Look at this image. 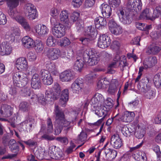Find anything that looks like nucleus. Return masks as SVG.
<instances>
[{
	"label": "nucleus",
	"mask_w": 161,
	"mask_h": 161,
	"mask_svg": "<svg viewBox=\"0 0 161 161\" xmlns=\"http://www.w3.org/2000/svg\"><path fill=\"white\" fill-rule=\"evenodd\" d=\"M135 116V114L134 112L126 111L122 115V121L130 123L134 119Z\"/></svg>",
	"instance_id": "393cba45"
},
{
	"label": "nucleus",
	"mask_w": 161,
	"mask_h": 161,
	"mask_svg": "<svg viewBox=\"0 0 161 161\" xmlns=\"http://www.w3.org/2000/svg\"><path fill=\"white\" fill-rule=\"evenodd\" d=\"M121 132L123 135L126 137L130 136L131 135V132L129 131L128 128L126 126L123 127Z\"/></svg>",
	"instance_id": "13d9d810"
},
{
	"label": "nucleus",
	"mask_w": 161,
	"mask_h": 161,
	"mask_svg": "<svg viewBox=\"0 0 161 161\" xmlns=\"http://www.w3.org/2000/svg\"><path fill=\"white\" fill-rule=\"evenodd\" d=\"M80 15V13L76 11L74 12L72 14L71 18V20L74 22L78 21L79 17Z\"/></svg>",
	"instance_id": "bf43d9fd"
},
{
	"label": "nucleus",
	"mask_w": 161,
	"mask_h": 161,
	"mask_svg": "<svg viewBox=\"0 0 161 161\" xmlns=\"http://www.w3.org/2000/svg\"><path fill=\"white\" fill-rule=\"evenodd\" d=\"M31 85L35 89H38L41 87V81L38 74L32 75L31 80Z\"/></svg>",
	"instance_id": "b1692460"
},
{
	"label": "nucleus",
	"mask_w": 161,
	"mask_h": 161,
	"mask_svg": "<svg viewBox=\"0 0 161 161\" xmlns=\"http://www.w3.org/2000/svg\"><path fill=\"white\" fill-rule=\"evenodd\" d=\"M101 55V53L97 50L92 48L85 51L83 57L85 62L87 63L89 65L93 66L97 64Z\"/></svg>",
	"instance_id": "f03ea898"
},
{
	"label": "nucleus",
	"mask_w": 161,
	"mask_h": 161,
	"mask_svg": "<svg viewBox=\"0 0 161 161\" xmlns=\"http://www.w3.org/2000/svg\"><path fill=\"white\" fill-rule=\"evenodd\" d=\"M69 97V90L67 89L63 90L61 92L60 102L62 106H64L68 101Z\"/></svg>",
	"instance_id": "bb28decb"
},
{
	"label": "nucleus",
	"mask_w": 161,
	"mask_h": 161,
	"mask_svg": "<svg viewBox=\"0 0 161 161\" xmlns=\"http://www.w3.org/2000/svg\"><path fill=\"white\" fill-rule=\"evenodd\" d=\"M28 63L26 58H18L16 61L15 66L18 70H24L28 68Z\"/></svg>",
	"instance_id": "f3484780"
},
{
	"label": "nucleus",
	"mask_w": 161,
	"mask_h": 161,
	"mask_svg": "<svg viewBox=\"0 0 161 161\" xmlns=\"http://www.w3.org/2000/svg\"><path fill=\"white\" fill-rule=\"evenodd\" d=\"M139 154H138V153H137V155L135 157L136 159H138L137 160H140L141 159L143 160V161H146L147 159V157L146 156L145 153L143 152H139L138 153Z\"/></svg>",
	"instance_id": "09e8293b"
},
{
	"label": "nucleus",
	"mask_w": 161,
	"mask_h": 161,
	"mask_svg": "<svg viewBox=\"0 0 161 161\" xmlns=\"http://www.w3.org/2000/svg\"><path fill=\"white\" fill-rule=\"evenodd\" d=\"M84 66V62L82 59H77L74 63V68L80 72Z\"/></svg>",
	"instance_id": "e433bc0d"
},
{
	"label": "nucleus",
	"mask_w": 161,
	"mask_h": 161,
	"mask_svg": "<svg viewBox=\"0 0 161 161\" xmlns=\"http://www.w3.org/2000/svg\"><path fill=\"white\" fill-rule=\"evenodd\" d=\"M136 27L139 30L141 31H148L152 28L151 25H145L144 23L137 22L136 23Z\"/></svg>",
	"instance_id": "4c0bfd02"
},
{
	"label": "nucleus",
	"mask_w": 161,
	"mask_h": 161,
	"mask_svg": "<svg viewBox=\"0 0 161 161\" xmlns=\"http://www.w3.org/2000/svg\"><path fill=\"white\" fill-rule=\"evenodd\" d=\"M40 75L44 84L51 85L53 82V79L51 74L45 69H42L40 72Z\"/></svg>",
	"instance_id": "9b49d317"
},
{
	"label": "nucleus",
	"mask_w": 161,
	"mask_h": 161,
	"mask_svg": "<svg viewBox=\"0 0 161 161\" xmlns=\"http://www.w3.org/2000/svg\"><path fill=\"white\" fill-rule=\"evenodd\" d=\"M74 77L72 73L69 71L65 70L61 73L60 75V79L62 82H69Z\"/></svg>",
	"instance_id": "5701e85b"
},
{
	"label": "nucleus",
	"mask_w": 161,
	"mask_h": 161,
	"mask_svg": "<svg viewBox=\"0 0 161 161\" xmlns=\"http://www.w3.org/2000/svg\"><path fill=\"white\" fill-rule=\"evenodd\" d=\"M17 21L19 24L26 31H30V26L26 20L23 17L21 16L19 19L17 18Z\"/></svg>",
	"instance_id": "7c9ffc66"
},
{
	"label": "nucleus",
	"mask_w": 161,
	"mask_h": 161,
	"mask_svg": "<svg viewBox=\"0 0 161 161\" xmlns=\"http://www.w3.org/2000/svg\"><path fill=\"white\" fill-rule=\"evenodd\" d=\"M34 41L28 36H25L22 38L21 42L22 45L26 48L30 49L32 48Z\"/></svg>",
	"instance_id": "4be33fe9"
},
{
	"label": "nucleus",
	"mask_w": 161,
	"mask_h": 161,
	"mask_svg": "<svg viewBox=\"0 0 161 161\" xmlns=\"http://www.w3.org/2000/svg\"><path fill=\"white\" fill-rule=\"evenodd\" d=\"M56 140L58 141L64 145L67 144L69 142L68 138L65 136L58 137L56 138Z\"/></svg>",
	"instance_id": "864d4df0"
},
{
	"label": "nucleus",
	"mask_w": 161,
	"mask_h": 161,
	"mask_svg": "<svg viewBox=\"0 0 161 161\" xmlns=\"http://www.w3.org/2000/svg\"><path fill=\"white\" fill-rule=\"evenodd\" d=\"M88 38L85 37H81L79 39V41L84 45H87L90 42L94 39L92 37H88Z\"/></svg>",
	"instance_id": "de8ad7c7"
},
{
	"label": "nucleus",
	"mask_w": 161,
	"mask_h": 161,
	"mask_svg": "<svg viewBox=\"0 0 161 161\" xmlns=\"http://www.w3.org/2000/svg\"><path fill=\"white\" fill-rule=\"evenodd\" d=\"M141 0H130L128 2V9L133 12V14L136 15L142 8Z\"/></svg>",
	"instance_id": "423d86ee"
},
{
	"label": "nucleus",
	"mask_w": 161,
	"mask_h": 161,
	"mask_svg": "<svg viewBox=\"0 0 161 161\" xmlns=\"http://www.w3.org/2000/svg\"><path fill=\"white\" fill-rule=\"evenodd\" d=\"M112 103L109 101H107L105 102V105L103 107L106 111H109L113 107Z\"/></svg>",
	"instance_id": "338daca9"
},
{
	"label": "nucleus",
	"mask_w": 161,
	"mask_h": 161,
	"mask_svg": "<svg viewBox=\"0 0 161 161\" xmlns=\"http://www.w3.org/2000/svg\"><path fill=\"white\" fill-rule=\"evenodd\" d=\"M117 13L120 21L123 24L127 25L131 23L133 20L132 16H134L133 12L129 9H126V10L122 8H120Z\"/></svg>",
	"instance_id": "20e7f679"
},
{
	"label": "nucleus",
	"mask_w": 161,
	"mask_h": 161,
	"mask_svg": "<svg viewBox=\"0 0 161 161\" xmlns=\"http://www.w3.org/2000/svg\"><path fill=\"white\" fill-rule=\"evenodd\" d=\"M84 0H73L72 4L74 7L78 8L82 5Z\"/></svg>",
	"instance_id": "6e6d98bb"
},
{
	"label": "nucleus",
	"mask_w": 161,
	"mask_h": 161,
	"mask_svg": "<svg viewBox=\"0 0 161 161\" xmlns=\"http://www.w3.org/2000/svg\"><path fill=\"white\" fill-rule=\"evenodd\" d=\"M100 8L103 16L107 18H109L112 14L111 7L107 4H103Z\"/></svg>",
	"instance_id": "a878e982"
},
{
	"label": "nucleus",
	"mask_w": 161,
	"mask_h": 161,
	"mask_svg": "<svg viewBox=\"0 0 161 161\" xmlns=\"http://www.w3.org/2000/svg\"><path fill=\"white\" fill-rule=\"evenodd\" d=\"M68 11L66 10H63L59 15V19L62 22L67 23L69 20Z\"/></svg>",
	"instance_id": "72a5a7b5"
},
{
	"label": "nucleus",
	"mask_w": 161,
	"mask_h": 161,
	"mask_svg": "<svg viewBox=\"0 0 161 161\" xmlns=\"http://www.w3.org/2000/svg\"><path fill=\"white\" fill-rule=\"evenodd\" d=\"M153 81L154 84L156 87H161V72L155 75Z\"/></svg>",
	"instance_id": "58836bf2"
},
{
	"label": "nucleus",
	"mask_w": 161,
	"mask_h": 161,
	"mask_svg": "<svg viewBox=\"0 0 161 161\" xmlns=\"http://www.w3.org/2000/svg\"><path fill=\"white\" fill-rule=\"evenodd\" d=\"M6 38L11 43H12L15 40V36L12 33L9 32L7 33L6 36Z\"/></svg>",
	"instance_id": "4d7b16f0"
},
{
	"label": "nucleus",
	"mask_w": 161,
	"mask_h": 161,
	"mask_svg": "<svg viewBox=\"0 0 161 161\" xmlns=\"http://www.w3.org/2000/svg\"><path fill=\"white\" fill-rule=\"evenodd\" d=\"M26 11L28 13L29 19L33 20L36 19L38 16L35 7L32 4L28 3L26 4Z\"/></svg>",
	"instance_id": "4468645a"
},
{
	"label": "nucleus",
	"mask_w": 161,
	"mask_h": 161,
	"mask_svg": "<svg viewBox=\"0 0 161 161\" xmlns=\"http://www.w3.org/2000/svg\"><path fill=\"white\" fill-rule=\"evenodd\" d=\"M55 115L54 122L55 133L56 135L60 134L64 128H67V130L70 129L69 126L71 122L65 118L64 112L58 106H56L54 111Z\"/></svg>",
	"instance_id": "f257e3e1"
},
{
	"label": "nucleus",
	"mask_w": 161,
	"mask_h": 161,
	"mask_svg": "<svg viewBox=\"0 0 161 161\" xmlns=\"http://www.w3.org/2000/svg\"><path fill=\"white\" fill-rule=\"evenodd\" d=\"M87 134L86 132L82 131L78 136L79 140L81 142L85 141L87 138Z\"/></svg>",
	"instance_id": "680f3d73"
},
{
	"label": "nucleus",
	"mask_w": 161,
	"mask_h": 161,
	"mask_svg": "<svg viewBox=\"0 0 161 161\" xmlns=\"http://www.w3.org/2000/svg\"><path fill=\"white\" fill-rule=\"evenodd\" d=\"M25 143L31 147L36 146L37 145V142L36 141L30 139L27 141H23Z\"/></svg>",
	"instance_id": "052dcab7"
},
{
	"label": "nucleus",
	"mask_w": 161,
	"mask_h": 161,
	"mask_svg": "<svg viewBox=\"0 0 161 161\" xmlns=\"http://www.w3.org/2000/svg\"><path fill=\"white\" fill-rule=\"evenodd\" d=\"M29 105V104L28 102L23 101L19 104V107L22 111L25 112L28 111Z\"/></svg>",
	"instance_id": "49530a36"
},
{
	"label": "nucleus",
	"mask_w": 161,
	"mask_h": 161,
	"mask_svg": "<svg viewBox=\"0 0 161 161\" xmlns=\"http://www.w3.org/2000/svg\"><path fill=\"white\" fill-rule=\"evenodd\" d=\"M145 79H142L140 83V90L142 92L144 93L145 97L148 99L153 98L155 96V93L151 88V87L147 84V82L144 81Z\"/></svg>",
	"instance_id": "39448f33"
},
{
	"label": "nucleus",
	"mask_w": 161,
	"mask_h": 161,
	"mask_svg": "<svg viewBox=\"0 0 161 161\" xmlns=\"http://www.w3.org/2000/svg\"><path fill=\"white\" fill-rule=\"evenodd\" d=\"M27 58L29 61H34L36 59L37 57L34 53L31 51L27 54Z\"/></svg>",
	"instance_id": "603ef678"
},
{
	"label": "nucleus",
	"mask_w": 161,
	"mask_h": 161,
	"mask_svg": "<svg viewBox=\"0 0 161 161\" xmlns=\"http://www.w3.org/2000/svg\"><path fill=\"white\" fill-rule=\"evenodd\" d=\"M85 34L88 37L95 39L97 35V31L96 28L92 25L87 27L85 31Z\"/></svg>",
	"instance_id": "c85d7f7f"
},
{
	"label": "nucleus",
	"mask_w": 161,
	"mask_h": 161,
	"mask_svg": "<svg viewBox=\"0 0 161 161\" xmlns=\"http://www.w3.org/2000/svg\"><path fill=\"white\" fill-rule=\"evenodd\" d=\"M7 22L6 15L2 11H0V25H5Z\"/></svg>",
	"instance_id": "3c124183"
},
{
	"label": "nucleus",
	"mask_w": 161,
	"mask_h": 161,
	"mask_svg": "<svg viewBox=\"0 0 161 161\" xmlns=\"http://www.w3.org/2000/svg\"><path fill=\"white\" fill-rule=\"evenodd\" d=\"M110 144L115 149L119 148L123 144L121 139L117 134H114L112 136Z\"/></svg>",
	"instance_id": "6ab92c4d"
},
{
	"label": "nucleus",
	"mask_w": 161,
	"mask_h": 161,
	"mask_svg": "<svg viewBox=\"0 0 161 161\" xmlns=\"http://www.w3.org/2000/svg\"><path fill=\"white\" fill-rule=\"evenodd\" d=\"M22 124L23 126H25L26 130H29V132L32 131L33 123L31 121L25 120L22 122Z\"/></svg>",
	"instance_id": "37998d69"
},
{
	"label": "nucleus",
	"mask_w": 161,
	"mask_h": 161,
	"mask_svg": "<svg viewBox=\"0 0 161 161\" xmlns=\"http://www.w3.org/2000/svg\"><path fill=\"white\" fill-rule=\"evenodd\" d=\"M95 3V0H86L84 7L86 8L91 7L93 6Z\"/></svg>",
	"instance_id": "774afa93"
},
{
	"label": "nucleus",
	"mask_w": 161,
	"mask_h": 161,
	"mask_svg": "<svg viewBox=\"0 0 161 161\" xmlns=\"http://www.w3.org/2000/svg\"><path fill=\"white\" fill-rule=\"evenodd\" d=\"M84 80L81 78H78L72 84L71 88L74 93H78L83 88Z\"/></svg>",
	"instance_id": "9d476101"
},
{
	"label": "nucleus",
	"mask_w": 161,
	"mask_h": 161,
	"mask_svg": "<svg viewBox=\"0 0 161 161\" xmlns=\"http://www.w3.org/2000/svg\"><path fill=\"white\" fill-rule=\"evenodd\" d=\"M48 155L51 158L56 160L63 158V153L62 150L58 147L52 146L49 148Z\"/></svg>",
	"instance_id": "0eeeda50"
},
{
	"label": "nucleus",
	"mask_w": 161,
	"mask_h": 161,
	"mask_svg": "<svg viewBox=\"0 0 161 161\" xmlns=\"http://www.w3.org/2000/svg\"><path fill=\"white\" fill-rule=\"evenodd\" d=\"M94 22L96 28L99 29L102 26L106 25L107 23L105 19L101 16L95 18Z\"/></svg>",
	"instance_id": "2f4dec72"
},
{
	"label": "nucleus",
	"mask_w": 161,
	"mask_h": 161,
	"mask_svg": "<svg viewBox=\"0 0 161 161\" xmlns=\"http://www.w3.org/2000/svg\"><path fill=\"white\" fill-rule=\"evenodd\" d=\"M108 26L110 31L113 34L118 35L121 34L122 32V27L118 25L113 19L109 20Z\"/></svg>",
	"instance_id": "1a4fd4ad"
},
{
	"label": "nucleus",
	"mask_w": 161,
	"mask_h": 161,
	"mask_svg": "<svg viewBox=\"0 0 161 161\" xmlns=\"http://www.w3.org/2000/svg\"><path fill=\"white\" fill-rule=\"evenodd\" d=\"M103 100V96L101 94L96 93L94 96L91 100V102L92 104L95 106H97L98 104Z\"/></svg>",
	"instance_id": "c9c22d12"
},
{
	"label": "nucleus",
	"mask_w": 161,
	"mask_h": 161,
	"mask_svg": "<svg viewBox=\"0 0 161 161\" xmlns=\"http://www.w3.org/2000/svg\"><path fill=\"white\" fill-rule=\"evenodd\" d=\"M53 35L57 38H60L64 36L65 34V27L60 23L53 26L52 29Z\"/></svg>",
	"instance_id": "6e6552de"
},
{
	"label": "nucleus",
	"mask_w": 161,
	"mask_h": 161,
	"mask_svg": "<svg viewBox=\"0 0 161 161\" xmlns=\"http://www.w3.org/2000/svg\"><path fill=\"white\" fill-rule=\"evenodd\" d=\"M60 54L61 51L60 49L56 48H50L46 52V56L49 59L51 60L58 59Z\"/></svg>",
	"instance_id": "ddd939ff"
},
{
	"label": "nucleus",
	"mask_w": 161,
	"mask_h": 161,
	"mask_svg": "<svg viewBox=\"0 0 161 161\" xmlns=\"http://www.w3.org/2000/svg\"><path fill=\"white\" fill-rule=\"evenodd\" d=\"M52 89L56 92V95L59 97L61 92V87L59 84L57 82H55L52 86Z\"/></svg>",
	"instance_id": "8fccbe9b"
},
{
	"label": "nucleus",
	"mask_w": 161,
	"mask_h": 161,
	"mask_svg": "<svg viewBox=\"0 0 161 161\" xmlns=\"http://www.w3.org/2000/svg\"><path fill=\"white\" fill-rule=\"evenodd\" d=\"M13 80L14 86L18 87L25 86L28 81L27 75L21 72L14 73L13 75Z\"/></svg>",
	"instance_id": "7ed1b4c3"
},
{
	"label": "nucleus",
	"mask_w": 161,
	"mask_h": 161,
	"mask_svg": "<svg viewBox=\"0 0 161 161\" xmlns=\"http://www.w3.org/2000/svg\"><path fill=\"white\" fill-rule=\"evenodd\" d=\"M82 22H80L79 21H77L75 24L76 29L77 32L79 33L82 31L83 30V26L82 24Z\"/></svg>",
	"instance_id": "5fc2aeb1"
},
{
	"label": "nucleus",
	"mask_w": 161,
	"mask_h": 161,
	"mask_svg": "<svg viewBox=\"0 0 161 161\" xmlns=\"http://www.w3.org/2000/svg\"><path fill=\"white\" fill-rule=\"evenodd\" d=\"M157 59L155 56H150L146 58L143 62L145 69L152 68L157 63Z\"/></svg>",
	"instance_id": "a211bd4d"
},
{
	"label": "nucleus",
	"mask_w": 161,
	"mask_h": 161,
	"mask_svg": "<svg viewBox=\"0 0 161 161\" xmlns=\"http://www.w3.org/2000/svg\"><path fill=\"white\" fill-rule=\"evenodd\" d=\"M21 91L22 95L26 97L30 96L32 92V91L31 89L28 87L23 88L22 89Z\"/></svg>",
	"instance_id": "a19ab883"
},
{
	"label": "nucleus",
	"mask_w": 161,
	"mask_h": 161,
	"mask_svg": "<svg viewBox=\"0 0 161 161\" xmlns=\"http://www.w3.org/2000/svg\"><path fill=\"white\" fill-rule=\"evenodd\" d=\"M13 108L7 104H3L1 108L0 114L3 117H8L11 116L13 113Z\"/></svg>",
	"instance_id": "dca6fc26"
},
{
	"label": "nucleus",
	"mask_w": 161,
	"mask_h": 161,
	"mask_svg": "<svg viewBox=\"0 0 161 161\" xmlns=\"http://www.w3.org/2000/svg\"><path fill=\"white\" fill-rule=\"evenodd\" d=\"M33 47L34 48L36 52L40 53L43 51L44 46L40 40H36L34 41V44Z\"/></svg>",
	"instance_id": "f704fd0d"
},
{
	"label": "nucleus",
	"mask_w": 161,
	"mask_h": 161,
	"mask_svg": "<svg viewBox=\"0 0 161 161\" xmlns=\"http://www.w3.org/2000/svg\"><path fill=\"white\" fill-rule=\"evenodd\" d=\"M70 43L69 40L68 38L64 37L60 40V45L61 47H66L69 45Z\"/></svg>",
	"instance_id": "a18cd8bd"
},
{
	"label": "nucleus",
	"mask_w": 161,
	"mask_h": 161,
	"mask_svg": "<svg viewBox=\"0 0 161 161\" xmlns=\"http://www.w3.org/2000/svg\"><path fill=\"white\" fill-rule=\"evenodd\" d=\"M56 42V39L53 36H49L47 40V45L49 47L55 46Z\"/></svg>",
	"instance_id": "79ce46f5"
},
{
	"label": "nucleus",
	"mask_w": 161,
	"mask_h": 161,
	"mask_svg": "<svg viewBox=\"0 0 161 161\" xmlns=\"http://www.w3.org/2000/svg\"><path fill=\"white\" fill-rule=\"evenodd\" d=\"M12 50V47L9 44L8 42H3L0 46V54L2 56L9 55L11 53Z\"/></svg>",
	"instance_id": "2eb2a0df"
},
{
	"label": "nucleus",
	"mask_w": 161,
	"mask_h": 161,
	"mask_svg": "<svg viewBox=\"0 0 161 161\" xmlns=\"http://www.w3.org/2000/svg\"><path fill=\"white\" fill-rule=\"evenodd\" d=\"M161 16V6L156 7L153 10V17L154 18H158Z\"/></svg>",
	"instance_id": "c03bdc74"
},
{
	"label": "nucleus",
	"mask_w": 161,
	"mask_h": 161,
	"mask_svg": "<svg viewBox=\"0 0 161 161\" xmlns=\"http://www.w3.org/2000/svg\"><path fill=\"white\" fill-rule=\"evenodd\" d=\"M4 156L1 158V160L5 159H11L17 156V154L5 153Z\"/></svg>",
	"instance_id": "0e129e2a"
},
{
	"label": "nucleus",
	"mask_w": 161,
	"mask_h": 161,
	"mask_svg": "<svg viewBox=\"0 0 161 161\" xmlns=\"http://www.w3.org/2000/svg\"><path fill=\"white\" fill-rule=\"evenodd\" d=\"M160 47L154 45H150L147 48L146 53L148 54L155 55L161 50Z\"/></svg>",
	"instance_id": "cd10ccee"
},
{
	"label": "nucleus",
	"mask_w": 161,
	"mask_h": 161,
	"mask_svg": "<svg viewBox=\"0 0 161 161\" xmlns=\"http://www.w3.org/2000/svg\"><path fill=\"white\" fill-rule=\"evenodd\" d=\"M45 66L46 69L51 74L56 75L58 74V70L54 62L47 61L45 63Z\"/></svg>",
	"instance_id": "aec40b11"
},
{
	"label": "nucleus",
	"mask_w": 161,
	"mask_h": 161,
	"mask_svg": "<svg viewBox=\"0 0 161 161\" xmlns=\"http://www.w3.org/2000/svg\"><path fill=\"white\" fill-rule=\"evenodd\" d=\"M120 3V0H109V3L113 7H118Z\"/></svg>",
	"instance_id": "69168bd1"
},
{
	"label": "nucleus",
	"mask_w": 161,
	"mask_h": 161,
	"mask_svg": "<svg viewBox=\"0 0 161 161\" xmlns=\"http://www.w3.org/2000/svg\"><path fill=\"white\" fill-rule=\"evenodd\" d=\"M111 43L110 37L106 34L100 36L98 40L97 45L102 48H105L109 46Z\"/></svg>",
	"instance_id": "f8f14e48"
},
{
	"label": "nucleus",
	"mask_w": 161,
	"mask_h": 161,
	"mask_svg": "<svg viewBox=\"0 0 161 161\" xmlns=\"http://www.w3.org/2000/svg\"><path fill=\"white\" fill-rule=\"evenodd\" d=\"M104 119V117H103L101 119L98 120L97 122L93 123H88V125L91 126L92 127H93L96 126H98L100 125L102 123Z\"/></svg>",
	"instance_id": "e2e57ef3"
},
{
	"label": "nucleus",
	"mask_w": 161,
	"mask_h": 161,
	"mask_svg": "<svg viewBox=\"0 0 161 161\" xmlns=\"http://www.w3.org/2000/svg\"><path fill=\"white\" fill-rule=\"evenodd\" d=\"M45 97L47 100L52 101L57 99L59 97L58 95L55 94L52 89H48L46 90Z\"/></svg>",
	"instance_id": "c756f323"
},
{
	"label": "nucleus",
	"mask_w": 161,
	"mask_h": 161,
	"mask_svg": "<svg viewBox=\"0 0 161 161\" xmlns=\"http://www.w3.org/2000/svg\"><path fill=\"white\" fill-rule=\"evenodd\" d=\"M34 29L36 32L40 36H43L47 35L49 32L48 28L43 24H37L35 26Z\"/></svg>",
	"instance_id": "412c9836"
},
{
	"label": "nucleus",
	"mask_w": 161,
	"mask_h": 161,
	"mask_svg": "<svg viewBox=\"0 0 161 161\" xmlns=\"http://www.w3.org/2000/svg\"><path fill=\"white\" fill-rule=\"evenodd\" d=\"M150 10L149 8L145 9L140 14V18L148 19H151V13L150 12Z\"/></svg>",
	"instance_id": "ea45409f"
},
{
	"label": "nucleus",
	"mask_w": 161,
	"mask_h": 161,
	"mask_svg": "<svg viewBox=\"0 0 161 161\" xmlns=\"http://www.w3.org/2000/svg\"><path fill=\"white\" fill-rule=\"evenodd\" d=\"M8 146L11 151L16 153L17 154L19 151L18 142H16V141L14 139H11L10 140L9 144Z\"/></svg>",
	"instance_id": "473e14b6"
}]
</instances>
